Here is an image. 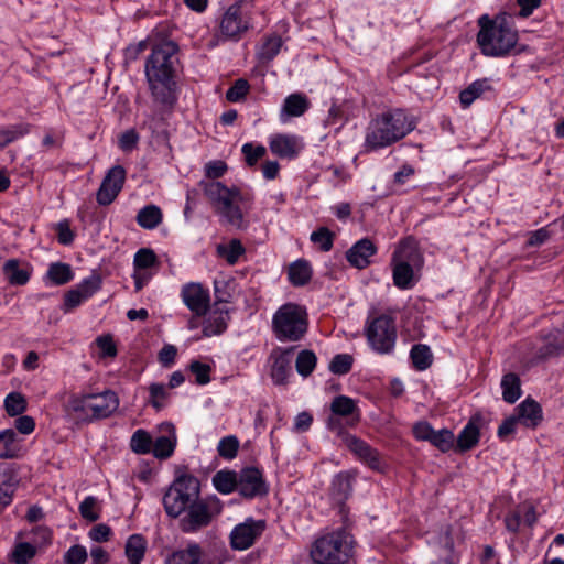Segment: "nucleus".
I'll use <instances>...</instances> for the list:
<instances>
[{"mask_svg":"<svg viewBox=\"0 0 564 564\" xmlns=\"http://www.w3.org/2000/svg\"><path fill=\"white\" fill-rule=\"evenodd\" d=\"M308 328L306 308L295 303H285L273 314L272 332L281 343L301 340Z\"/></svg>","mask_w":564,"mask_h":564,"instance_id":"nucleus-7","label":"nucleus"},{"mask_svg":"<svg viewBox=\"0 0 564 564\" xmlns=\"http://www.w3.org/2000/svg\"><path fill=\"white\" fill-rule=\"evenodd\" d=\"M213 485L224 495L238 490V474L234 470H219L213 477Z\"/></svg>","mask_w":564,"mask_h":564,"instance_id":"nucleus-32","label":"nucleus"},{"mask_svg":"<svg viewBox=\"0 0 564 564\" xmlns=\"http://www.w3.org/2000/svg\"><path fill=\"white\" fill-rule=\"evenodd\" d=\"M333 414L350 419V425H355L359 419V409L356 402L346 395H338L334 398L330 404Z\"/></svg>","mask_w":564,"mask_h":564,"instance_id":"nucleus-27","label":"nucleus"},{"mask_svg":"<svg viewBox=\"0 0 564 564\" xmlns=\"http://www.w3.org/2000/svg\"><path fill=\"white\" fill-rule=\"evenodd\" d=\"M163 219V214L156 205H147L137 215V223L140 227L151 230L156 228Z\"/></svg>","mask_w":564,"mask_h":564,"instance_id":"nucleus-31","label":"nucleus"},{"mask_svg":"<svg viewBox=\"0 0 564 564\" xmlns=\"http://www.w3.org/2000/svg\"><path fill=\"white\" fill-rule=\"evenodd\" d=\"M14 426L22 434H31L35 429V422L29 415H20L15 420Z\"/></svg>","mask_w":564,"mask_h":564,"instance_id":"nucleus-64","label":"nucleus"},{"mask_svg":"<svg viewBox=\"0 0 564 564\" xmlns=\"http://www.w3.org/2000/svg\"><path fill=\"white\" fill-rule=\"evenodd\" d=\"M312 275V270L308 262L297 260L289 267V280L293 285L306 284Z\"/></svg>","mask_w":564,"mask_h":564,"instance_id":"nucleus-38","label":"nucleus"},{"mask_svg":"<svg viewBox=\"0 0 564 564\" xmlns=\"http://www.w3.org/2000/svg\"><path fill=\"white\" fill-rule=\"evenodd\" d=\"M199 481L191 475H182L170 486L163 497V505L170 517L177 518L198 499Z\"/></svg>","mask_w":564,"mask_h":564,"instance_id":"nucleus-8","label":"nucleus"},{"mask_svg":"<svg viewBox=\"0 0 564 564\" xmlns=\"http://www.w3.org/2000/svg\"><path fill=\"white\" fill-rule=\"evenodd\" d=\"M265 522L263 520L247 519L234 528L230 533V544L234 550L243 551L251 547L256 540L263 533Z\"/></svg>","mask_w":564,"mask_h":564,"instance_id":"nucleus-11","label":"nucleus"},{"mask_svg":"<svg viewBox=\"0 0 564 564\" xmlns=\"http://www.w3.org/2000/svg\"><path fill=\"white\" fill-rule=\"evenodd\" d=\"M411 358L419 370H425L432 364V352L425 345H414L411 349Z\"/></svg>","mask_w":564,"mask_h":564,"instance_id":"nucleus-45","label":"nucleus"},{"mask_svg":"<svg viewBox=\"0 0 564 564\" xmlns=\"http://www.w3.org/2000/svg\"><path fill=\"white\" fill-rule=\"evenodd\" d=\"M354 554V539L344 529L322 533L311 545L314 564H346Z\"/></svg>","mask_w":564,"mask_h":564,"instance_id":"nucleus-5","label":"nucleus"},{"mask_svg":"<svg viewBox=\"0 0 564 564\" xmlns=\"http://www.w3.org/2000/svg\"><path fill=\"white\" fill-rule=\"evenodd\" d=\"M181 297L186 307L196 316H204L209 310V291L200 283L191 282L183 285Z\"/></svg>","mask_w":564,"mask_h":564,"instance_id":"nucleus-12","label":"nucleus"},{"mask_svg":"<svg viewBox=\"0 0 564 564\" xmlns=\"http://www.w3.org/2000/svg\"><path fill=\"white\" fill-rule=\"evenodd\" d=\"M514 417L525 427L534 429L542 421V409L534 400L527 399L516 408Z\"/></svg>","mask_w":564,"mask_h":564,"instance_id":"nucleus-23","label":"nucleus"},{"mask_svg":"<svg viewBox=\"0 0 564 564\" xmlns=\"http://www.w3.org/2000/svg\"><path fill=\"white\" fill-rule=\"evenodd\" d=\"M245 253V248L240 240L232 239L227 245L217 246V254L225 259L230 265L238 262L240 256Z\"/></svg>","mask_w":564,"mask_h":564,"instance_id":"nucleus-39","label":"nucleus"},{"mask_svg":"<svg viewBox=\"0 0 564 564\" xmlns=\"http://www.w3.org/2000/svg\"><path fill=\"white\" fill-rule=\"evenodd\" d=\"M97 499L93 496L86 497L79 505V512L82 517L88 521H96L99 519V513L96 511Z\"/></svg>","mask_w":564,"mask_h":564,"instance_id":"nucleus-55","label":"nucleus"},{"mask_svg":"<svg viewBox=\"0 0 564 564\" xmlns=\"http://www.w3.org/2000/svg\"><path fill=\"white\" fill-rule=\"evenodd\" d=\"M415 129L413 117L402 109H393L373 117L366 130L364 149L372 152L388 148Z\"/></svg>","mask_w":564,"mask_h":564,"instance_id":"nucleus-3","label":"nucleus"},{"mask_svg":"<svg viewBox=\"0 0 564 564\" xmlns=\"http://www.w3.org/2000/svg\"><path fill=\"white\" fill-rule=\"evenodd\" d=\"M199 187L214 210L230 226L247 227L245 219L253 204V195L236 186L227 187L218 181H202Z\"/></svg>","mask_w":564,"mask_h":564,"instance_id":"nucleus-2","label":"nucleus"},{"mask_svg":"<svg viewBox=\"0 0 564 564\" xmlns=\"http://www.w3.org/2000/svg\"><path fill=\"white\" fill-rule=\"evenodd\" d=\"M270 150L280 158L293 159L301 150L297 138L289 134H274L270 138Z\"/></svg>","mask_w":564,"mask_h":564,"instance_id":"nucleus-22","label":"nucleus"},{"mask_svg":"<svg viewBox=\"0 0 564 564\" xmlns=\"http://www.w3.org/2000/svg\"><path fill=\"white\" fill-rule=\"evenodd\" d=\"M149 402L156 410H161L164 406V401L169 397L167 388L163 383H152L149 388Z\"/></svg>","mask_w":564,"mask_h":564,"instance_id":"nucleus-53","label":"nucleus"},{"mask_svg":"<svg viewBox=\"0 0 564 564\" xmlns=\"http://www.w3.org/2000/svg\"><path fill=\"white\" fill-rule=\"evenodd\" d=\"M180 66L178 45L162 41L152 47L144 65L145 78L152 97L159 104L170 106L174 101L175 75Z\"/></svg>","mask_w":564,"mask_h":564,"instance_id":"nucleus-1","label":"nucleus"},{"mask_svg":"<svg viewBox=\"0 0 564 564\" xmlns=\"http://www.w3.org/2000/svg\"><path fill=\"white\" fill-rule=\"evenodd\" d=\"M131 449L137 454H148L152 448V438L144 430L135 431L130 441Z\"/></svg>","mask_w":564,"mask_h":564,"instance_id":"nucleus-44","label":"nucleus"},{"mask_svg":"<svg viewBox=\"0 0 564 564\" xmlns=\"http://www.w3.org/2000/svg\"><path fill=\"white\" fill-rule=\"evenodd\" d=\"M250 26V18L240 3L230 6L220 21V33L226 40H238Z\"/></svg>","mask_w":564,"mask_h":564,"instance_id":"nucleus-10","label":"nucleus"},{"mask_svg":"<svg viewBox=\"0 0 564 564\" xmlns=\"http://www.w3.org/2000/svg\"><path fill=\"white\" fill-rule=\"evenodd\" d=\"M391 263H405V265L422 269L423 257L412 239H404L394 250Z\"/></svg>","mask_w":564,"mask_h":564,"instance_id":"nucleus-18","label":"nucleus"},{"mask_svg":"<svg viewBox=\"0 0 564 564\" xmlns=\"http://www.w3.org/2000/svg\"><path fill=\"white\" fill-rule=\"evenodd\" d=\"M434 429L426 421H421L414 424L413 434L419 441H430L431 436L434 433Z\"/></svg>","mask_w":564,"mask_h":564,"instance_id":"nucleus-61","label":"nucleus"},{"mask_svg":"<svg viewBox=\"0 0 564 564\" xmlns=\"http://www.w3.org/2000/svg\"><path fill=\"white\" fill-rule=\"evenodd\" d=\"M119 398L112 390L99 393H80L72 395L66 409L78 420L93 422L111 416L119 408Z\"/></svg>","mask_w":564,"mask_h":564,"instance_id":"nucleus-6","label":"nucleus"},{"mask_svg":"<svg viewBox=\"0 0 564 564\" xmlns=\"http://www.w3.org/2000/svg\"><path fill=\"white\" fill-rule=\"evenodd\" d=\"M311 102L303 93H294L289 95L280 110V120L285 123L291 118L303 116L310 108Z\"/></svg>","mask_w":564,"mask_h":564,"instance_id":"nucleus-20","label":"nucleus"},{"mask_svg":"<svg viewBox=\"0 0 564 564\" xmlns=\"http://www.w3.org/2000/svg\"><path fill=\"white\" fill-rule=\"evenodd\" d=\"M15 432L12 429H7L0 432V458L13 457L12 445L15 441Z\"/></svg>","mask_w":564,"mask_h":564,"instance_id":"nucleus-52","label":"nucleus"},{"mask_svg":"<svg viewBox=\"0 0 564 564\" xmlns=\"http://www.w3.org/2000/svg\"><path fill=\"white\" fill-rule=\"evenodd\" d=\"M26 399L20 392H11L4 399V409L10 416L21 415L26 410Z\"/></svg>","mask_w":564,"mask_h":564,"instance_id":"nucleus-43","label":"nucleus"},{"mask_svg":"<svg viewBox=\"0 0 564 564\" xmlns=\"http://www.w3.org/2000/svg\"><path fill=\"white\" fill-rule=\"evenodd\" d=\"M18 479L10 469L0 470V505L7 506L11 502Z\"/></svg>","mask_w":564,"mask_h":564,"instance_id":"nucleus-35","label":"nucleus"},{"mask_svg":"<svg viewBox=\"0 0 564 564\" xmlns=\"http://www.w3.org/2000/svg\"><path fill=\"white\" fill-rule=\"evenodd\" d=\"M352 361L354 358L351 355L338 354L332 359L329 370L335 375H345L350 371Z\"/></svg>","mask_w":564,"mask_h":564,"instance_id":"nucleus-49","label":"nucleus"},{"mask_svg":"<svg viewBox=\"0 0 564 564\" xmlns=\"http://www.w3.org/2000/svg\"><path fill=\"white\" fill-rule=\"evenodd\" d=\"M291 350H274L271 354L272 367L271 377L274 383L284 384L291 373Z\"/></svg>","mask_w":564,"mask_h":564,"instance_id":"nucleus-24","label":"nucleus"},{"mask_svg":"<svg viewBox=\"0 0 564 564\" xmlns=\"http://www.w3.org/2000/svg\"><path fill=\"white\" fill-rule=\"evenodd\" d=\"M159 265L155 252L149 248H142L137 251L133 258V267L138 270L148 271Z\"/></svg>","mask_w":564,"mask_h":564,"instance_id":"nucleus-41","label":"nucleus"},{"mask_svg":"<svg viewBox=\"0 0 564 564\" xmlns=\"http://www.w3.org/2000/svg\"><path fill=\"white\" fill-rule=\"evenodd\" d=\"M239 449V441L236 436L229 435L223 437L217 446V451L220 457L225 459H232L237 456Z\"/></svg>","mask_w":564,"mask_h":564,"instance_id":"nucleus-48","label":"nucleus"},{"mask_svg":"<svg viewBox=\"0 0 564 564\" xmlns=\"http://www.w3.org/2000/svg\"><path fill=\"white\" fill-rule=\"evenodd\" d=\"M28 131L29 129L25 124H17L11 128L0 129V149L26 134Z\"/></svg>","mask_w":564,"mask_h":564,"instance_id":"nucleus-51","label":"nucleus"},{"mask_svg":"<svg viewBox=\"0 0 564 564\" xmlns=\"http://www.w3.org/2000/svg\"><path fill=\"white\" fill-rule=\"evenodd\" d=\"M311 240L318 245L322 251H329L333 247L334 234L326 227H321L311 235Z\"/></svg>","mask_w":564,"mask_h":564,"instance_id":"nucleus-50","label":"nucleus"},{"mask_svg":"<svg viewBox=\"0 0 564 564\" xmlns=\"http://www.w3.org/2000/svg\"><path fill=\"white\" fill-rule=\"evenodd\" d=\"M393 268V283L400 290L411 289L416 282V274L421 269L405 265V263H392Z\"/></svg>","mask_w":564,"mask_h":564,"instance_id":"nucleus-28","label":"nucleus"},{"mask_svg":"<svg viewBox=\"0 0 564 564\" xmlns=\"http://www.w3.org/2000/svg\"><path fill=\"white\" fill-rule=\"evenodd\" d=\"M238 491L245 498H254L268 492L262 473L256 467L243 468L238 474Z\"/></svg>","mask_w":564,"mask_h":564,"instance_id":"nucleus-15","label":"nucleus"},{"mask_svg":"<svg viewBox=\"0 0 564 564\" xmlns=\"http://www.w3.org/2000/svg\"><path fill=\"white\" fill-rule=\"evenodd\" d=\"M139 140V135L134 130H128L121 134L119 139V147L123 151L132 150Z\"/></svg>","mask_w":564,"mask_h":564,"instance_id":"nucleus-63","label":"nucleus"},{"mask_svg":"<svg viewBox=\"0 0 564 564\" xmlns=\"http://www.w3.org/2000/svg\"><path fill=\"white\" fill-rule=\"evenodd\" d=\"M249 90V84L246 79H238L235 84L227 90L226 98L236 102L242 99Z\"/></svg>","mask_w":564,"mask_h":564,"instance_id":"nucleus-56","label":"nucleus"},{"mask_svg":"<svg viewBox=\"0 0 564 564\" xmlns=\"http://www.w3.org/2000/svg\"><path fill=\"white\" fill-rule=\"evenodd\" d=\"M377 251L371 240L364 238L356 242L346 253L348 262L358 269H364L370 263V257Z\"/></svg>","mask_w":564,"mask_h":564,"instance_id":"nucleus-21","label":"nucleus"},{"mask_svg":"<svg viewBox=\"0 0 564 564\" xmlns=\"http://www.w3.org/2000/svg\"><path fill=\"white\" fill-rule=\"evenodd\" d=\"M228 316L221 312H213L204 322L203 334L206 337L220 335L227 328Z\"/></svg>","mask_w":564,"mask_h":564,"instance_id":"nucleus-36","label":"nucleus"},{"mask_svg":"<svg viewBox=\"0 0 564 564\" xmlns=\"http://www.w3.org/2000/svg\"><path fill=\"white\" fill-rule=\"evenodd\" d=\"M317 358L312 350H302L295 361L296 371L303 376H310L316 367Z\"/></svg>","mask_w":564,"mask_h":564,"instance_id":"nucleus-42","label":"nucleus"},{"mask_svg":"<svg viewBox=\"0 0 564 564\" xmlns=\"http://www.w3.org/2000/svg\"><path fill=\"white\" fill-rule=\"evenodd\" d=\"M454 441L455 436L453 432L447 429H443L440 431H434L429 442L445 453L454 447Z\"/></svg>","mask_w":564,"mask_h":564,"instance_id":"nucleus-46","label":"nucleus"},{"mask_svg":"<svg viewBox=\"0 0 564 564\" xmlns=\"http://www.w3.org/2000/svg\"><path fill=\"white\" fill-rule=\"evenodd\" d=\"M480 422L479 415H474L465 427L460 431L457 437L456 449L466 452L475 447L479 442L480 436Z\"/></svg>","mask_w":564,"mask_h":564,"instance_id":"nucleus-25","label":"nucleus"},{"mask_svg":"<svg viewBox=\"0 0 564 564\" xmlns=\"http://www.w3.org/2000/svg\"><path fill=\"white\" fill-rule=\"evenodd\" d=\"M242 153L245 154L248 165H254L258 160L264 156L267 150L263 145L253 147L251 143L242 145Z\"/></svg>","mask_w":564,"mask_h":564,"instance_id":"nucleus-57","label":"nucleus"},{"mask_svg":"<svg viewBox=\"0 0 564 564\" xmlns=\"http://www.w3.org/2000/svg\"><path fill=\"white\" fill-rule=\"evenodd\" d=\"M282 47V40L280 36L273 34L265 37L259 50V58L261 61L270 62L272 61L280 52Z\"/></svg>","mask_w":564,"mask_h":564,"instance_id":"nucleus-40","label":"nucleus"},{"mask_svg":"<svg viewBox=\"0 0 564 564\" xmlns=\"http://www.w3.org/2000/svg\"><path fill=\"white\" fill-rule=\"evenodd\" d=\"M352 477L347 473L336 475L332 481L330 496L337 505H343L351 494Z\"/></svg>","mask_w":564,"mask_h":564,"instance_id":"nucleus-29","label":"nucleus"},{"mask_svg":"<svg viewBox=\"0 0 564 564\" xmlns=\"http://www.w3.org/2000/svg\"><path fill=\"white\" fill-rule=\"evenodd\" d=\"M490 89H491V86L489 84V79H487V78L473 82L459 95V100H460L462 106L464 108L469 107L485 91L490 90Z\"/></svg>","mask_w":564,"mask_h":564,"instance_id":"nucleus-33","label":"nucleus"},{"mask_svg":"<svg viewBox=\"0 0 564 564\" xmlns=\"http://www.w3.org/2000/svg\"><path fill=\"white\" fill-rule=\"evenodd\" d=\"M192 373L198 384H206L210 381V367L199 361H193L189 366Z\"/></svg>","mask_w":564,"mask_h":564,"instance_id":"nucleus-58","label":"nucleus"},{"mask_svg":"<svg viewBox=\"0 0 564 564\" xmlns=\"http://www.w3.org/2000/svg\"><path fill=\"white\" fill-rule=\"evenodd\" d=\"M148 551V541L140 534L130 535L124 544V555L129 564H141Z\"/></svg>","mask_w":564,"mask_h":564,"instance_id":"nucleus-26","label":"nucleus"},{"mask_svg":"<svg viewBox=\"0 0 564 564\" xmlns=\"http://www.w3.org/2000/svg\"><path fill=\"white\" fill-rule=\"evenodd\" d=\"M111 534V528L105 523L94 525L88 532V536L95 542H107Z\"/></svg>","mask_w":564,"mask_h":564,"instance_id":"nucleus-59","label":"nucleus"},{"mask_svg":"<svg viewBox=\"0 0 564 564\" xmlns=\"http://www.w3.org/2000/svg\"><path fill=\"white\" fill-rule=\"evenodd\" d=\"M87 558L86 547L79 544L70 546L63 556L65 564H84Z\"/></svg>","mask_w":564,"mask_h":564,"instance_id":"nucleus-54","label":"nucleus"},{"mask_svg":"<svg viewBox=\"0 0 564 564\" xmlns=\"http://www.w3.org/2000/svg\"><path fill=\"white\" fill-rule=\"evenodd\" d=\"M344 444L365 464L373 470L382 468V459L380 454L369 444L355 435L346 434L343 437Z\"/></svg>","mask_w":564,"mask_h":564,"instance_id":"nucleus-17","label":"nucleus"},{"mask_svg":"<svg viewBox=\"0 0 564 564\" xmlns=\"http://www.w3.org/2000/svg\"><path fill=\"white\" fill-rule=\"evenodd\" d=\"M3 274L11 285H24L29 282L31 272L21 268L19 260L10 259L3 265Z\"/></svg>","mask_w":564,"mask_h":564,"instance_id":"nucleus-30","label":"nucleus"},{"mask_svg":"<svg viewBox=\"0 0 564 564\" xmlns=\"http://www.w3.org/2000/svg\"><path fill=\"white\" fill-rule=\"evenodd\" d=\"M96 344L101 350L104 356L113 357L117 354V348L115 346L113 339L111 336H100L96 339Z\"/></svg>","mask_w":564,"mask_h":564,"instance_id":"nucleus-62","label":"nucleus"},{"mask_svg":"<svg viewBox=\"0 0 564 564\" xmlns=\"http://www.w3.org/2000/svg\"><path fill=\"white\" fill-rule=\"evenodd\" d=\"M73 278L74 274L70 265L63 262L51 263L45 275V279L54 285L66 284L72 281Z\"/></svg>","mask_w":564,"mask_h":564,"instance_id":"nucleus-34","label":"nucleus"},{"mask_svg":"<svg viewBox=\"0 0 564 564\" xmlns=\"http://www.w3.org/2000/svg\"><path fill=\"white\" fill-rule=\"evenodd\" d=\"M478 24L480 30L477 34V43L484 55L501 57L514 50L518 43V32L509 15L503 13L490 19L484 14L479 18Z\"/></svg>","mask_w":564,"mask_h":564,"instance_id":"nucleus-4","label":"nucleus"},{"mask_svg":"<svg viewBox=\"0 0 564 564\" xmlns=\"http://www.w3.org/2000/svg\"><path fill=\"white\" fill-rule=\"evenodd\" d=\"M181 520V529L185 533H194L207 527L213 518L209 505L203 500H196L186 510Z\"/></svg>","mask_w":564,"mask_h":564,"instance_id":"nucleus-13","label":"nucleus"},{"mask_svg":"<svg viewBox=\"0 0 564 564\" xmlns=\"http://www.w3.org/2000/svg\"><path fill=\"white\" fill-rule=\"evenodd\" d=\"M162 435L152 441L151 452L156 458L170 457L176 445L175 427L172 423H163L160 426Z\"/></svg>","mask_w":564,"mask_h":564,"instance_id":"nucleus-19","label":"nucleus"},{"mask_svg":"<svg viewBox=\"0 0 564 564\" xmlns=\"http://www.w3.org/2000/svg\"><path fill=\"white\" fill-rule=\"evenodd\" d=\"M365 334L370 347L378 354L392 352L397 341L394 319L382 314L367 322Z\"/></svg>","mask_w":564,"mask_h":564,"instance_id":"nucleus-9","label":"nucleus"},{"mask_svg":"<svg viewBox=\"0 0 564 564\" xmlns=\"http://www.w3.org/2000/svg\"><path fill=\"white\" fill-rule=\"evenodd\" d=\"M126 180V171L122 166L116 165L111 167L97 192V202L99 205H109L120 193Z\"/></svg>","mask_w":564,"mask_h":564,"instance_id":"nucleus-14","label":"nucleus"},{"mask_svg":"<svg viewBox=\"0 0 564 564\" xmlns=\"http://www.w3.org/2000/svg\"><path fill=\"white\" fill-rule=\"evenodd\" d=\"M101 285V279L99 275L93 274L87 279L83 280L74 289L69 290L64 296L65 312H69L73 308L80 305L83 302L91 297Z\"/></svg>","mask_w":564,"mask_h":564,"instance_id":"nucleus-16","label":"nucleus"},{"mask_svg":"<svg viewBox=\"0 0 564 564\" xmlns=\"http://www.w3.org/2000/svg\"><path fill=\"white\" fill-rule=\"evenodd\" d=\"M502 397L508 403H514L521 395L520 379L514 373H507L501 380Z\"/></svg>","mask_w":564,"mask_h":564,"instance_id":"nucleus-37","label":"nucleus"},{"mask_svg":"<svg viewBox=\"0 0 564 564\" xmlns=\"http://www.w3.org/2000/svg\"><path fill=\"white\" fill-rule=\"evenodd\" d=\"M36 549L26 542L15 545L11 553V561L14 564H28L35 555Z\"/></svg>","mask_w":564,"mask_h":564,"instance_id":"nucleus-47","label":"nucleus"},{"mask_svg":"<svg viewBox=\"0 0 564 564\" xmlns=\"http://www.w3.org/2000/svg\"><path fill=\"white\" fill-rule=\"evenodd\" d=\"M226 171L227 165L220 160L210 161L205 165L206 176L213 180L221 177Z\"/></svg>","mask_w":564,"mask_h":564,"instance_id":"nucleus-60","label":"nucleus"}]
</instances>
